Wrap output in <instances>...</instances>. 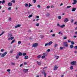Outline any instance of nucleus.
Instances as JSON below:
<instances>
[{"instance_id":"nucleus-8","label":"nucleus","mask_w":77,"mask_h":77,"mask_svg":"<svg viewBox=\"0 0 77 77\" xmlns=\"http://www.w3.org/2000/svg\"><path fill=\"white\" fill-rule=\"evenodd\" d=\"M18 56H22V53L21 52H20L19 53L17 54Z\"/></svg>"},{"instance_id":"nucleus-47","label":"nucleus","mask_w":77,"mask_h":77,"mask_svg":"<svg viewBox=\"0 0 77 77\" xmlns=\"http://www.w3.org/2000/svg\"><path fill=\"white\" fill-rule=\"evenodd\" d=\"M59 56H57L56 59H59Z\"/></svg>"},{"instance_id":"nucleus-10","label":"nucleus","mask_w":77,"mask_h":77,"mask_svg":"<svg viewBox=\"0 0 77 77\" xmlns=\"http://www.w3.org/2000/svg\"><path fill=\"white\" fill-rule=\"evenodd\" d=\"M28 69H24L23 70V71L24 72H25V73H26L28 71Z\"/></svg>"},{"instance_id":"nucleus-3","label":"nucleus","mask_w":77,"mask_h":77,"mask_svg":"<svg viewBox=\"0 0 77 77\" xmlns=\"http://www.w3.org/2000/svg\"><path fill=\"white\" fill-rule=\"evenodd\" d=\"M38 45V43H36L32 45V47H37Z\"/></svg>"},{"instance_id":"nucleus-60","label":"nucleus","mask_w":77,"mask_h":77,"mask_svg":"<svg viewBox=\"0 0 77 77\" xmlns=\"http://www.w3.org/2000/svg\"><path fill=\"white\" fill-rule=\"evenodd\" d=\"M28 32H31V30H29L28 31Z\"/></svg>"},{"instance_id":"nucleus-45","label":"nucleus","mask_w":77,"mask_h":77,"mask_svg":"<svg viewBox=\"0 0 77 77\" xmlns=\"http://www.w3.org/2000/svg\"><path fill=\"white\" fill-rule=\"evenodd\" d=\"M33 1H34V3H36V0H33Z\"/></svg>"},{"instance_id":"nucleus-34","label":"nucleus","mask_w":77,"mask_h":77,"mask_svg":"<svg viewBox=\"0 0 77 77\" xmlns=\"http://www.w3.org/2000/svg\"><path fill=\"white\" fill-rule=\"evenodd\" d=\"M48 45V43H47V44H46L45 45V47H47V45Z\"/></svg>"},{"instance_id":"nucleus-23","label":"nucleus","mask_w":77,"mask_h":77,"mask_svg":"<svg viewBox=\"0 0 77 77\" xmlns=\"http://www.w3.org/2000/svg\"><path fill=\"white\" fill-rule=\"evenodd\" d=\"M74 48L75 49V50H77V46H74Z\"/></svg>"},{"instance_id":"nucleus-64","label":"nucleus","mask_w":77,"mask_h":77,"mask_svg":"<svg viewBox=\"0 0 77 77\" xmlns=\"http://www.w3.org/2000/svg\"><path fill=\"white\" fill-rule=\"evenodd\" d=\"M36 17H37V18H39V16H36Z\"/></svg>"},{"instance_id":"nucleus-24","label":"nucleus","mask_w":77,"mask_h":77,"mask_svg":"<svg viewBox=\"0 0 77 77\" xmlns=\"http://www.w3.org/2000/svg\"><path fill=\"white\" fill-rule=\"evenodd\" d=\"M13 51H14V50L13 49L11 50L10 51V53H12V52H13Z\"/></svg>"},{"instance_id":"nucleus-2","label":"nucleus","mask_w":77,"mask_h":77,"mask_svg":"<svg viewBox=\"0 0 77 77\" xmlns=\"http://www.w3.org/2000/svg\"><path fill=\"white\" fill-rule=\"evenodd\" d=\"M8 53V52H6L5 53H4V54H2V55L1 56V57H5V56L6 54Z\"/></svg>"},{"instance_id":"nucleus-7","label":"nucleus","mask_w":77,"mask_h":77,"mask_svg":"<svg viewBox=\"0 0 77 77\" xmlns=\"http://www.w3.org/2000/svg\"><path fill=\"white\" fill-rule=\"evenodd\" d=\"M69 21L68 19L67 18H66L65 19V20H64V21L65 23H66V22H67V21Z\"/></svg>"},{"instance_id":"nucleus-41","label":"nucleus","mask_w":77,"mask_h":77,"mask_svg":"<svg viewBox=\"0 0 77 77\" xmlns=\"http://www.w3.org/2000/svg\"><path fill=\"white\" fill-rule=\"evenodd\" d=\"M32 5L30 3H29V7H30V6H32Z\"/></svg>"},{"instance_id":"nucleus-11","label":"nucleus","mask_w":77,"mask_h":77,"mask_svg":"<svg viewBox=\"0 0 77 77\" xmlns=\"http://www.w3.org/2000/svg\"><path fill=\"white\" fill-rule=\"evenodd\" d=\"M21 26V25L18 24L16 26H15V28H17L18 27H20Z\"/></svg>"},{"instance_id":"nucleus-22","label":"nucleus","mask_w":77,"mask_h":77,"mask_svg":"<svg viewBox=\"0 0 77 77\" xmlns=\"http://www.w3.org/2000/svg\"><path fill=\"white\" fill-rule=\"evenodd\" d=\"M50 14L49 13H47L46 14V17H48V16H50Z\"/></svg>"},{"instance_id":"nucleus-39","label":"nucleus","mask_w":77,"mask_h":77,"mask_svg":"<svg viewBox=\"0 0 77 77\" xmlns=\"http://www.w3.org/2000/svg\"><path fill=\"white\" fill-rule=\"evenodd\" d=\"M36 26H39V23H36Z\"/></svg>"},{"instance_id":"nucleus-63","label":"nucleus","mask_w":77,"mask_h":77,"mask_svg":"<svg viewBox=\"0 0 77 77\" xmlns=\"http://www.w3.org/2000/svg\"><path fill=\"white\" fill-rule=\"evenodd\" d=\"M57 26H59L60 27V25H59V23L57 24Z\"/></svg>"},{"instance_id":"nucleus-48","label":"nucleus","mask_w":77,"mask_h":77,"mask_svg":"<svg viewBox=\"0 0 77 77\" xmlns=\"http://www.w3.org/2000/svg\"><path fill=\"white\" fill-rule=\"evenodd\" d=\"M47 9H49L50 8V6H48L47 7Z\"/></svg>"},{"instance_id":"nucleus-28","label":"nucleus","mask_w":77,"mask_h":77,"mask_svg":"<svg viewBox=\"0 0 77 77\" xmlns=\"http://www.w3.org/2000/svg\"><path fill=\"white\" fill-rule=\"evenodd\" d=\"M5 3V0H3L2 1V4H4Z\"/></svg>"},{"instance_id":"nucleus-32","label":"nucleus","mask_w":77,"mask_h":77,"mask_svg":"<svg viewBox=\"0 0 77 77\" xmlns=\"http://www.w3.org/2000/svg\"><path fill=\"white\" fill-rule=\"evenodd\" d=\"M62 18V17H61L60 16H59L58 17V19H59L60 20V19Z\"/></svg>"},{"instance_id":"nucleus-56","label":"nucleus","mask_w":77,"mask_h":77,"mask_svg":"<svg viewBox=\"0 0 77 77\" xmlns=\"http://www.w3.org/2000/svg\"><path fill=\"white\" fill-rule=\"evenodd\" d=\"M52 36L54 37V36H55V34H53L52 35Z\"/></svg>"},{"instance_id":"nucleus-57","label":"nucleus","mask_w":77,"mask_h":77,"mask_svg":"<svg viewBox=\"0 0 77 77\" xmlns=\"http://www.w3.org/2000/svg\"><path fill=\"white\" fill-rule=\"evenodd\" d=\"M73 21H74V20H71V23H73Z\"/></svg>"},{"instance_id":"nucleus-26","label":"nucleus","mask_w":77,"mask_h":77,"mask_svg":"<svg viewBox=\"0 0 77 77\" xmlns=\"http://www.w3.org/2000/svg\"><path fill=\"white\" fill-rule=\"evenodd\" d=\"M29 6V4H26L25 5V7H27Z\"/></svg>"},{"instance_id":"nucleus-49","label":"nucleus","mask_w":77,"mask_h":77,"mask_svg":"<svg viewBox=\"0 0 77 77\" xmlns=\"http://www.w3.org/2000/svg\"><path fill=\"white\" fill-rule=\"evenodd\" d=\"M47 51L48 52H50V49H48L47 50Z\"/></svg>"},{"instance_id":"nucleus-16","label":"nucleus","mask_w":77,"mask_h":77,"mask_svg":"<svg viewBox=\"0 0 77 77\" xmlns=\"http://www.w3.org/2000/svg\"><path fill=\"white\" fill-rule=\"evenodd\" d=\"M47 56V54H46L45 55H43L42 57V59H44V58H45V56Z\"/></svg>"},{"instance_id":"nucleus-58","label":"nucleus","mask_w":77,"mask_h":77,"mask_svg":"<svg viewBox=\"0 0 77 77\" xmlns=\"http://www.w3.org/2000/svg\"><path fill=\"white\" fill-rule=\"evenodd\" d=\"M24 65H27V63L26 62H24Z\"/></svg>"},{"instance_id":"nucleus-53","label":"nucleus","mask_w":77,"mask_h":77,"mask_svg":"<svg viewBox=\"0 0 77 77\" xmlns=\"http://www.w3.org/2000/svg\"><path fill=\"white\" fill-rule=\"evenodd\" d=\"M7 71L9 72V71H11V70L10 69H8L7 70Z\"/></svg>"},{"instance_id":"nucleus-17","label":"nucleus","mask_w":77,"mask_h":77,"mask_svg":"<svg viewBox=\"0 0 77 77\" xmlns=\"http://www.w3.org/2000/svg\"><path fill=\"white\" fill-rule=\"evenodd\" d=\"M70 47L72 49V48H74V46H73V45H70Z\"/></svg>"},{"instance_id":"nucleus-43","label":"nucleus","mask_w":77,"mask_h":77,"mask_svg":"<svg viewBox=\"0 0 77 77\" xmlns=\"http://www.w3.org/2000/svg\"><path fill=\"white\" fill-rule=\"evenodd\" d=\"M1 51V52H3V51H4V49H2Z\"/></svg>"},{"instance_id":"nucleus-9","label":"nucleus","mask_w":77,"mask_h":77,"mask_svg":"<svg viewBox=\"0 0 77 77\" xmlns=\"http://www.w3.org/2000/svg\"><path fill=\"white\" fill-rule=\"evenodd\" d=\"M8 5L9 6H12V3L11 2H9L8 3Z\"/></svg>"},{"instance_id":"nucleus-30","label":"nucleus","mask_w":77,"mask_h":77,"mask_svg":"<svg viewBox=\"0 0 77 77\" xmlns=\"http://www.w3.org/2000/svg\"><path fill=\"white\" fill-rule=\"evenodd\" d=\"M9 36H10V37H12V35L11 34H9Z\"/></svg>"},{"instance_id":"nucleus-6","label":"nucleus","mask_w":77,"mask_h":77,"mask_svg":"<svg viewBox=\"0 0 77 77\" xmlns=\"http://www.w3.org/2000/svg\"><path fill=\"white\" fill-rule=\"evenodd\" d=\"M58 68V67H57L56 66H55L54 67V71H56L57 70V69Z\"/></svg>"},{"instance_id":"nucleus-50","label":"nucleus","mask_w":77,"mask_h":77,"mask_svg":"<svg viewBox=\"0 0 77 77\" xmlns=\"http://www.w3.org/2000/svg\"><path fill=\"white\" fill-rule=\"evenodd\" d=\"M63 39H66V36L64 37L63 38Z\"/></svg>"},{"instance_id":"nucleus-44","label":"nucleus","mask_w":77,"mask_h":77,"mask_svg":"<svg viewBox=\"0 0 77 77\" xmlns=\"http://www.w3.org/2000/svg\"><path fill=\"white\" fill-rule=\"evenodd\" d=\"M19 56L18 55H17V56H16V59H18L19 58Z\"/></svg>"},{"instance_id":"nucleus-51","label":"nucleus","mask_w":77,"mask_h":77,"mask_svg":"<svg viewBox=\"0 0 77 77\" xmlns=\"http://www.w3.org/2000/svg\"><path fill=\"white\" fill-rule=\"evenodd\" d=\"M3 33H4V32H2L0 35V36H2V35H3Z\"/></svg>"},{"instance_id":"nucleus-59","label":"nucleus","mask_w":77,"mask_h":77,"mask_svg":"<svg viewBox=\"0 0 77 77\" xmlns=\"http://www.w3.org/2000/svg\"><path fill=\"white\" fill-rule=\"evenodd\" d=\"M72 4L73 5H75V4H76V3H75V2H73L72 3Z\"/></svg>"},{"instance_id":"nucleus-21","label":"nucleus","mask_w":77,"mask_h":77,"mask_svg":"<svg viewBox=\"0 0 77 77\" xmlns=\"http://www.w3.org/2000/svg\"><path fill=\"white\" fill-rule=\"evenodd\" d=\"M15 41V40H13L12 41V42L11 43V44H13L14 42Z\"/></svg>"},{"instance_id":"nucleus-36","label":"nucleus","mask_w":77,"mask_h":77,"mask_svg":"<svg viewBox=\"0 0 77 77\" xmlns=\"http://www.w3.org/2000/svg\"><path fill=\"white\" fill-rule=\"evenodd\" d=\"M12 2H13V3H15V0H13L12 1Z\"/></svg>"},{"instance_id":"nucleus-35","label":"nucleus","mask_w":77,"mask_h":77,"mask_svg":"<svg viewBox=\"0 0 77 77\" xmlns=\"http://www.w3.org/2000/svg\"><path fill=\"white\" fill-rule=\"evenodd\" d=\"M37 7L38 8H41V5H38Z\"/></svg>"},{"instance_id":"nucleus-14","label":"nucleus","mask_w":77,"mask_h":77,"mask_svg":"<svg viewBox=\"0 0 77 77\" xmlns=\"http://www.w3.org/2000/svg\"><path fill=\"white\" fill-rule=\"evenodd\" d=\"M75 10H76V8H73L72 11V12H74Z\"/></svg>"},{"instance_id":"nucleus-25","label":"nucleus","mask_w":77,"mask_h":77,"mask_svg":"<svg viewBox=\"0 0 77 77\" xmlns=\"http://www.w3.org/2000/svg\"><path fill=\"white\" fill-rule=\"evenodd\" d=\"M71 43L72 45H74V42L73 41H72Z\"/></svg>"},{"instance_id":"nucleus-46","label":"nucleus","mask_w":77,"mask_h":77,"mask_svg":"<svg viewBox=\"0 0 77 77\" xmlns=\"http://www.w3.org/2000/svg\"><path fill=\"white\" fill-rule=\"evenodd\" d=\"M74 3H77V0H74Z\"/></svg>"},{"instance_id":"nucleus-12","label":"nucleus","mask_w":77,"mask_h":77,"mask_svg":"<svg viewBox=\"0 0 77 77\" xmlns=\"http://www.w3.org/2000/svg\"><path fill=\"white\" fill-rule=\"evenodd\" d=\"M37 63L38 65H41V62H38V61H37Z\"/></svg>"},{"instance_id":"nucleus-42","label":"nucleus","mask_w":77,"mask_h":77,"mask_svg":"<svg viewBox=\"0 0 77 77\" xmlns=\"http://www.w3.org/2000/svg\"><path fill=\"white\" fill-rule=\"evenodd\" d=\"M60 49L61 50H63V48L62 47H60Z\"/></svg>"},{"instance_id":"nucleus-33","label":"nucleus","mask_w":77,"mask_h":77,"mask_svg":"<svg viewBox=\"0 0 77 77\" xmlns=\"http://www.w3.org/2000/svg\"><path fill=\"white\" fill-rule=\"evenodd\" d=\"M71 6H68L67 7V8L68 9V8H71Z\"/></svg>"},{"instance_id":"nucleus-61","label":"nucleus","mask_w":77,"mask_h":77,"mask_svg":"<svg viewBox=\"0 0 77 77\" xmlns=\"http://www.w3.org/2000/svg\"><path fill=\"white\" fill-rule=\"evenodd\" d=\"M65 75H61V77H64V76Z\"/></svg>"},{"instance_id":"nucleus-18","label":"nucleus","mask_w":77,"mask_h":77,"mask_svg":"<svg viewBox=\"0 0 77 77\" xmlns=\"http://www.w3.org/2000/svg\"><path fill=\"white\" fill-rule=\"evenodd\" d=\"M23 56H26L27 55V54L26 53L24 52L22 54Z\"/></svg>"},{"instance_id":"nucleus-62","label":"nucleus","mask_w":77,"mask_h":77,"mask_svg":"<svg viewBox=\"0 0 77 77\" xmlns=\"http://www.w3.org/2000/svg\"><path fill=\"white\" fill-rule=\"evenodd\" d=\"M9 21H11V17L9 18Z\"/></svg>"},{"instance_id":"nucleus-37","label":"nucleus","mask_w":77,"mask_h":77,"mask_svg":"<svg viewBox=\"0 0 77 77\" xmlns=\"http://www.w3.org/2000/svg\"><path fill=\"white\" fill-rule=\"evenodd\" d=\"M70 69H73V66H71L70 67Z\"/></svg>"},{"instance_id":"nucleus-54","label":"nucleus","mask_w":77,"mask_h":77,"mask_svg":"<svg viewBox=\"0 0 77 77\" xmlns=\"http://www.w3.org/2000/svg\"><path fill=\"white\" fill-rule=\"evenodd\" d=\"M23 64H21L20 65V67H21V66H23Z\"/></svg>"},{"instance_id":"nucleus-20","label":"nucleus","mask_w":77,"mask_h":77,"mask_svg":"<svg viewBox=\"0 0 77 77\" xmlns=\"http://www.w3.org/2000/svg\"><path fill=\"white\" fill-rule=\"evenodd\" d=\"M65 24H63L62 25L60 26V27L61 28H63V27H65Z\"/></svg>"},{"instance_id":"nucleus-38","label":"nucleus","mask_w":77,"mask_h":77,"mask_svg":"<svg viewBox=\"0 0 77 77\" xmlns=\"http://www.w3.org/2000/svg\"><path fill=\"white\" fill-rule=\"evenodd\" d=\"M58 45L57 44H56L55 45H54V47H57V46Z\"/></svg>"},{"instance_id":"nucleus-31","label":"nucleus","mask_w":77,"mask_h":77,"mask_svg":"<svg viewBox=\"0 0 77 77\" xmlns=\"http://www.w3.org/2000/svg\"><path fill=\"white\" fill-rule=\"evenodd\" d=\"M18 43V44H20L21 43V41H19Z\"/></svg>"},{"instance_id":"nucleus-27","label":"nucleus","mask_w":77,"mask_h":77,"mask_svg":"<svg viewBox=\"0 0 77 77\" xmlns=\"http://www.w3.org/2000/svg\"><path fill=\"white\" fill-rule=\"evenodd\" d=\"M32 16H33V15L32 14H31V15H29L28 16V17H29V18H31V17H32Z\"/></svg>"},{"instance_id":"nucleus-5","label":"nucleus","mask_w":77,"mask_h":77,"mask_svg":"<svg viewBox=\"0 0 77 77\" xmlns=\"http://www.w3.org/2000/svg\"><path fill=\"white\" fill-rule=\"evenodd\" d=\"M42 74H44V76L45 77H46V75H47V74H46V73H45V71H43L42 72Z\"/></svg>"},{"instance_id":"nucleus-4","label":"nucleus","mask_w":77,"mask_h":77,"mask_svg":"<svg viewBox=\"0 0 77 77\" xmlns=\"http://www.w3.org/2000/svg\"><path fill=\"white\" fill-rule=\"evenodd\" d=\"M75 63H76V61H72L71 63V65H75Z\"/></svg>"},{"instance_id":"nucleus-52","label":"nucleus","mask_w":77,"mask_h":77,"mask_svg":"<svg viewBox=\"0 0 77 77\" xmlns=\"http://www.w3.org/2000/svg\"><path fill=\"white\" fill-rule=\"evenodd\" d=\"M11 7H10L8 8V10H11Z\"/></svg>"},{"instance_id":"nucleus-19","label":"nucleus","mask_w":77,"mask_h":77,"mask_svg":"<svg viewBox=\"0 0 77 77\" xmlns=\"http://www.w3.org/2000/svg\"><path fill=\"white\" fill-rule=\"evenodd\" d=\"M41 55H39L37 57V59H39V58H41Z\"/></svg>"},{"instance_id":"nucleus-15","label":"nucleus","mask_w":77,"mask_h":77,"mask_svg":"<svg viewBox=\"0 0 77 77\" xmlns=\"http://www.w3.org/2000/svg\"><path fill=\"white\" fill-rule=\"evenodd\" d=\"M53 44V42H50L49 43H48V45H50L52 44Z\"/></svg>"},{"instance_id":"nucleus-55","label":"nucleus","mask_w":77,"mask_h":77,"mask_svg":"<svg viewBox=\"0 0 77 77\" xmlns=\"http://www.w3.org/2000/svg\"><path fill=\"white\" fill-rule=\"evenodd\" d=\"M68 42H71V40H68Z\"/></svg>"},{"instance_id":"nucleus-13","label":"nucleus","mask_w":77,"mask_h":77,"mask_svg":"<svg viewBox=\"0 0 77 77\" xmlns=\"http://www.w3.org/2000/svg\"><path fill=\"white\" fill-rule=\"evenodd\" d=\"M24 59H29V56H26L24 57Z\"/></svg>"},{"instance_id":"nucleus-40","label":"nucleus","mask_w":77,"mask_h":77,"mask_svg":"<svg viewBox=\"0 0 77 77\" xmlns=\"http://www.w3.org/2000/svg\"><path fill=\"white\" fill-rule=\"evenodd\" d=\"M11 65H15V63H12Z\"/></svg>"},{"instance_id":"nucleus-29","label":"nucleus","mask_w":77,"mask_h":77,"mask_svg":"<svg viewBox=\"0 0 77 77\" xmlns=\"http://www.w3.org/2000/svg\"><path fill=\"white\" fill-rule=\"evenodd\" d=\"M10 39L11 40H12V39H14V37H12L10 38Z\"/></svg>"},{"instance_id":"nucleus-1","label":"nucleus","mask_w":77,"mask_h":77,"mask_svg":"<svg viewBox=\"0 0 77 77\" xmlns=\"http://www.w3.org/2000/svg\"><path fill=\"white\" fill-rule=\"evenodd\" d=\"M63 45H64L65 47H68V43L66 42H64L63 43Z\"/></svg>"}]
</instances>
